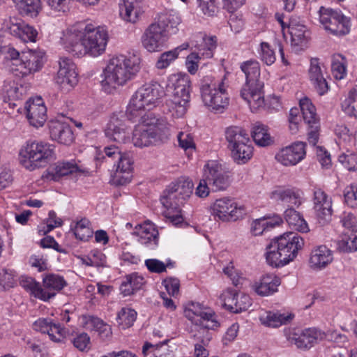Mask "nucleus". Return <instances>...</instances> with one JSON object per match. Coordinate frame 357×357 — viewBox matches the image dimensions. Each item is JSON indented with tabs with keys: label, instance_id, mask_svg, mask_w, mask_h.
<instances>
[{
	"label": "nucleus",
	"instance_id": "39448f33",
	"mask_svg": "<svg viewBox=\"0 0 357 357\" xmlns=\"http://www.w3.org/2000/svg\"><path fill=\"white\" fill-rule=\"evenodd\" d=\"M304 245L298 234L287 232L274 239L267 248L266 259L273 267L283 266L293 261Z\"/></svg>",
	"mask_w": 357,
	"mask_h": 357
},
{
	"label": "nucleus",
	"instance_id": "c9c22d12",
	"mask_svg": "<svg viewBox=\"0 0 357 357\" xmlns=\"http://www.w3.org/2000/svg\"><path fill=\"white\" fill-rule=\"evenodd\" d=\"M282 223V219L279 215L273 218L264 217L252 222L250 231L254 236H260L267 230L279 226Z\"/></svg>",
	"mask_w": 357,
	"mask_h": 357
},
{
	"label": "nucleus",
	"instance_id": "c85d7f7f",
	"mask_svg": "<svg viewBox=\"0 0 357 357\" xmlns=\"http://www.w3.org/2000/svg\"><path fill=\"white\" fill-rule=\"evenodd\" d=\"M308 74L310 80L319 95L323 96L327 93L329 87L324 77L319 59H311Z\"/></svg>",
	"mask_w": 357,
	"mask_h": 357
},
{
	"label": "nucleus",
	"instance_id": "6ab92c4d",
	"mask_svg": "<svg viewBox=\"0 0 357 357\" xmlns=\"http://www.w3.org/2000/svg\"><path fill=\"white\" fill-rule=\"evenodd\" d=\"M169 36L158 24H151L142 36V46L149 52L160 51L168 40Z\"/></svg>",
	"mask_w": 357,
	"mask_h": 357
},
{
	"label": "nucleus",
	"instance_id": "de8ad7c7",
	"mask_svg": "<svg viewBox=\"0 0 357 357\" xmlns=\"http://www.w3.org/2000/svg\"><path fill=\"white\" fill-rule=\"evenodd\" d=\"M300 109L303 114V121L307 125L319 122L316 114V109L308 98H303L300 100Z\"/></svg>",
	"mask_w": 357,
	"mask_h": 357
},
{
	"label": "nucleus",
	"instance_id": "c03bdc74",
	"mask_svg": "<svg viewBox=\"0 0 357 357\" xmlns=\"http://www.w3.org/2000/svg\"><path fill=\"white\" fill-rule=\"evenodd\" d=\"M22 287L29 291L32 295L44 301H48V298L53 294L47 293L42 289L40 284L32 278H24L20 281Z\"/></svg>",
	"mask_w": 357,
	"mask_h": 357
},
{
	"label": "nucleus",
	"instance_id": "473e14b6",
	"mask_svg": "<svg viewBox=\"0 0 357 357\" xmlns=\"http://www.w3.org/2000/svg\"><path fill=\"white\" fill-rule=\"evenodd\" d=\"M304 193L296 188L278 189L273 192V197L289 205L299 206L303 202Z\"/></svg>",
	"mask_w": 357,
	"mask_h": 357
},
{
	"label": "nucleus",
	"instance_id": "09e8293b",
	"mask_svg": "<svg viewBox=\"0 0 357 357\" xmlns=\"http://www.w3.org/2000/svg\"><path fill=\"white\" fill-rule=\"evenodd\" d=\"M22 15L36 16L40 8V0H13Z\"/></svg>",
	"mask_w": 357,
	"mask_h": 357
},
{
	"label": "nucleus",
	"instance_id": "7c9ffc66",
	"mask_svg": "<svg viewBox=\"0 0 357 357\" xmlns=\"http://www.w3.org/2000/svg\"><path fill=\"white\" fill-rule=\"evenodd\" d=\"M280 278L275 274H266L252 285L255 291L261 296L271 295L278 291Z\"/></svg>",
	"mask_w": 357,
	"mask_h": 357
},
{
	"label": "nucleus",
	"instance_id": "2eb2a0df",
	"mask_svg": "<svg viewBox=\"0 0 357 357\" xmlns=\"http://www.w3.org/2000/svg\"><path fill=\"white\" fill-rule=\"evenodd\" d=\"M211 213L215 218L223 222L235 221L245 214V208L238 205L234 199L225 197L214 202L211 206Z\"/></svg>",
	"mask_w": 357,
	"mask_h": 357
},
{
	"label": "nucleus",
	"instance_id": "13d9d810",
	"mask_svg": "<svg viewBox=\"0 0 357 357\" xmlns=\"http://www.w3.org/2000/svg\"><path fill=\"white\" fill-rule=\"evenodd\" d=\"M264 82H245L240 91L241 97L245 101L255 94L264 92Z\"/></svg>",
	"mask_w": 357,
	"mask_h": 357
},
{
	"label": "nucleus",
	"instance_id": "ea45409f",
	"mask_svg": "<svg viewBox=\"0 0 357 357\" xmlns=\"http://www.w3.org/2000/svg\"><path fill=\"white\" fill-rule=\"evenodd\" d=\"M79 167L74 161L58 162L50 170V174L55 181H58L63 176L80 172Z\"/></svg>",
	"mask_w": 357,
	"mask_h": 357
},
{
	"label": "nucleus",
	"instance_id": "a211bd4d",
	"mask_svg": "<svg viewBox=\"0 0 357 357\" xmlns=\"http://www.w3.org/2000/svg\"><path fill=\"white\" fill-rule=\"evenodd\" d=\"M204 177L213 191L225 190L229 185V176L217 160H209L204 167Z\"/></svg>",
	"mask_w": 357,
	"mask_h": 357
},
{
	"label": "nucleus",
	"instance_id": "c756f323",
	"mask_svg": "<svg viewBox=\"0 0 357 357\" xmlns=\"http://www.w3.org/2000/svg\"><path fill=\"white\" fill-rule=\"evenodd\" d=\"M144 13V4L139 0H123V5L120 6V15L128 22H137Z\"/></svg>",
	"mask_w": 357,
	"mask_h": 357
},
{
	"label": "nucleus",
	"instance_id": "7ed1b4c3",
	"mask_svg": "<svg viewBox=\"0 0 357 357\" xmlns=\"http://www.w3.org/2000/svg\"><path fill=\"white\" fill-rule=\"evenodd\" d=\"M136 121L139 123L135 126L132 133L134 146L142 148L168 139L170 125L165 119H157L153 114H144Z\"/></svg>",
	"mask_w": 357,
	"mask_h": 357
},
{
	"label": "nucleus",
	"instance_id": "412c9836",
	"mask_svg": "<svg viewBox=\"0 0 357 357\" xmlns=\"http://www.w3.org/2000/svg\"><path fill=\"white\" fill-rule=\"evenodd\" d=\"M306 155V144L296 142L281 149L275 155V160L284 166H294L302 161Z\"/></svg>",
	"mask_w": 357,
	"mask_h": 357
},
{
	"label": "nucleus",
	"instance_id": "f257e3e1",
	"mask_svg": "<svg viewBox=\"0 0 357 357\" xmlns=\"http://www.w3.org/2000/svg\"><path fill=\"white\" fill-rule=\"evenodd\" d=\"M109 40L107 29L91 23H77L63 33L61 43L63 48L78 57H93L102 54Z\"/></svg>",
	"mask_w": 357,
	"mask_h": 357
},
{
	"label": "nucleus",
	"instance_id": "5fc2aeb1",
	"mask_svg": "<svg viewBox=\"0 0 357 357\" xmlns=\"http://www.w3.org/2000/svg\"><path fill=\"white\" fill-rule=\"evenodd\" d=\"M332 73L336 79H342L347 75V60L341 54L334 55L331 65Z\"/></svg>",
	"mask_w": 357,
	"mask_h": 357
},
{
	"label": "nucleus",
	"instance_id": "f3484780",
	"mask_svg": "<svg viewBox=\"0 0 357 357\" xmlns=\"http://www.w3.org/2000/svg\"><path fill=\"white\" fill-rule=\"evenodd\" d=\"M312 192L313 209L316 215L323 223L330 221L333 214L332 198L318 185H312Z\"/></svg>",
	"mask_w": 357,
	"mask_h": 357
},
{
	"label": "nucleus",
	"instance_id": "603ef678",
	"mask_svg": "<svg viewBox=\"0 0 357 357\" xmlns=\"http://www.w3.org/2000/svg\"><path fill=\"white\" fill-rule=\"evenodd\" d=\"M62 225V220L56 216L54 211H50L48 213V218L38 226V234L41 236L46 235L54 228L61 227Z\"/></svg>",
	"mask_w": 357,
	"mask_h": 357
},
{
	"label": "nucleus",
	"instance_id": "a19ab883",
	"mask_svg": "<svg viewBox=\"0 0 357 357\" xmlns=\"http://www.w3.org/2000/svg\"><path fill=\"white\" fill-rule=\"evenodd\" d=\"M2 93L8 100L22 99L26 93V88L13 80H6L2 86Z\"/></svg>",
	"mask_w": 357,
	"mask_h": 357
},
{
	"label": "nucleus",
	"instance_id": "f704fd0d",
	"mask_svg": "<svg viewBox=\"0 0 357 357\" xmlns=\"http://www.w3.org/2000/svg\"><path fill=\"white\" fill-rule=\"evenodd\" d=\"M181 20L178 14L174 10H165L158 15V20L153 24H158L161 29H163L169 36L175 33L177 26L180 24Z\"/></svg>",
	"mask_w": 357,
	"mask_h": 357
},
{
	"label": "nucleus",
	"instance_id": "3c124183",
	"mask_svg": "<svg viewBox=\"0 0 357 357\" xmlns=\"http://www.w3.org/2000/svg\"><path fill=\"white\" fill-rule=\"evenodd\" d=\"M342 111L348 116L357 118V91L351 90L341 103Z\"/></svg>",
	"mask_w": 357,
	"mask_h": 357
},
{
	"label": "nucleus",
	"instance_id": "2f4dec72",
	"mask_svg": "<svg viewBox=\"0 0 357 357\" xmlns=\"http://www.w3.org/2000/svg\"><path fill=\"white\" fill-rule=\"evenodd\" d=\"M195 46L197 49V54L203 59H210L213 56L214 50L217 47V38L207 36L206 34L199 33L195 36Z\"/></svg>",
	"mask_w": 357,
	"mask_h": 357
},
{
	"label": "nucleus",
	"instance_id": "5701e85b",
	"mask_svg": "<svg viewBox=\"0 0 357 357\" xmlns=\"http://www.w3.org/2000/svg\"><path fill=\"white\" fill-rule=\"evenodd\" d=\"M26 117L34 127L43 126L47 119V109L40 97L29 99L26 103Z\"/></svg>",
	"mask_w": 357,
	"mask_h": 357
},
{
	"label": "nucleus",
	"instance_id": "9d476101",
	"mask_svg": "<svg viewBox=\"0 0 357 357\" xmlns=\"http://www.w3.org/2000/svg\"><path fill=\"white\" fill-rule=\"evenodd\" d=\"M184 314L188 319L199 327L195 336L204 344L208 343L212 338L209 330H215L220 326L215 312L199 303L192 302L186 306Z\"/></svg>",
	"mask_w": 357,
	"mask_h": 357
},
{
	"label": "nucleus",
	"instance_id": "423d86ee",
	"mask_svg": "<svg viewBox=\"0 0 357 357\" xmlns=\"http://www.w3.org/2000/svg\"><path fill=\"white\" fill-rule=\"evenodd\" d=\"M45 54L40 50H29L20 52L8 47L6 53V65L9 71L18 77H25L39 72L43 68Z\"/></svg>",
	"mask_w": 357,
	"mask_h": 357
},
{
	"label": "nucleus",
	"instance_id": "bb28decb",
	"mask_svg": "<svg viewBox=\"0 0 357 357\" xmlns=\"http://www.w3.org/2000/svg\"><path fill=\"white\" fill-rule=\"evenodd\" d=\"M333 260V251L326 245H321L311 250L309 264L314 270H321L328 266Z\"/></svg>",
	"mask_w": 357,
	"mask_h": 357
},
{
	"label": "nucleus",
	"instance_id": "e2e57ef3",
	"mask_svg": "<svg viewBox=\"0 0 357 357\" xmlns=\"http://www.w3.org/2000/svg\"><path fill=\"white\" fill-rule=\"evenodd\" d=\"M235 304L236 310H234V313H239L248 310L252 305L250 297L243 293H236Z\"/></svg>",
	"mask_w": 357,
	"mask_h": 357
},
{
	"label": "nucleus",
	"instance_id": "4468645a",
	"mask_svg": "<svg viewBox=\"0 0 357 357\" xmlns=\"http://www.w3.org/2000/svg\"><path fill=\"white\" fill-rule=\"evenodd\" d=\"M107 157L117 159L116 171L112 182L116 185H124L130 183L133 169V161L129 153H122L117 146H107L104 149Z\"/></svg>",
	"mask_w": 357,
	"mask_h": 357
},
{
	"label": "nucleus",
	"instance_id": "a878e982",
	"mask_svg": "<svg viewBox=\"0 0 357 357\" xmlns=\"http://www.w3.org/2000/svg\"><path fill=\"white\" fill-rule=\"evenodd\" d=\"M10 33L24 43L36 42L38 31L20 19L10 17L8 25Z\"/></svg>",
	"mask_w": 357,
	"mask_h": 357
},
{
	"label": "nucleus",
	"instance_id": "f03ea898",
	"mask_svg": "<svg viewBox=\"0 0 357 357\" xmlns=\"http://www.w3.org/2000/svg\"><path fill=\"white\" fill-rule=\"evenodd\" d=\"M141 69V59L135 55L116 54L107 62L101 75L103 90L112 93L132 80Z\"/></svg>",
	"mask_w": 357,
	"mask_h": 357
},
{
	"label": "nucleus",
	"instance_id": "052dcab7",
	"mask_svg": "<svg viewBox=\"0 0 357 357\" xmlns=\"http://www.w3.org/2000/svg\"><path fill=\"white\" fill-rule=\"evenodd\" d=\"M148 270L151 273H161L166 271L167 267H173L174 263L169 260L166 264L156 259H149L145 261Z\"/></svg>",
	"mask_w": 357,
	"mask_h": 357
},
{
	"label": "nucleus",
	"instance_id": "1a4fd4ad",
	"mask_svg": "<svg viewBox=\"0 0 357 357\" xmlns=\"http://www.w3.org/2000/svg\"><path fill=\"white\" fill-rule=\"evenodd\" d=\"M54 155V146L42 141H28L19 151V162L26 169L33 171L46 166Z\"/></svg>",
	"mask_w": 357,
	"mask_h": 357
},
{
	"label": "nucleus",
	"instance_id": "338daca9",
	"mask_svg": "<svg viewBox=\"0 0 357 357\" xmlns=\"http://www.w3.org/2000/svg\"><path fill=\"white\" fill-rule=\"evenodd\" d=\"M162 283L169 296L176 297L179 294L180 281L178 278H168Z\"/></svg>",
	"mask_w": 357,
	"mask_h": 357
},
{
	"label": "nucleus",
	"instance_id": "79ce46f5",
	"mask_svg": "<svg viewBox=\"0 0 357 357\" xmlns=\"http://www.w3.org/2000/svg\"><path fill=\"white\" fill-rule=\"evenodd\" d=\"M189 47L188 43H184L172 50L163 52L159 56L155 67L160 70L167 68L178 57L181 51L187 50Z\"/></svg>",
	"mask_w": 357,
	"mask_h": 357
},
{
	"label": "nucleus",
	"instance_id": "0eeeda50",
	"mask_svg": "<svg viewBox=\"0 0 357 357\" xmlns=\"http://www.w3.org/2000/svg\"><path fill=\"white\" fill-rule=\"evenodd\" d=\"M163 95V88L159 83L144 84L132 95L127 108V117L136 121L142 114H152L150 110L156 107Z\"/></svg>",
	"mask_w": 357,
	"mask_h": 357
},
{
	"label": "nucleus",
	"instance_id": "864d4df0",
	"mask_svg": "<svg viewBox=\"0 0 357 357\" xmlns=\"http://www.w3.org/2000/svg\"><path fill=\"white\" fill-rule=\"evenodd\" d=\"M259 59L266 65L271 66L276 60L275 52L267 42H261L257 50Z\"/></svg>",
	"mask_w": 357,
	"mask_h": 357
},
{
	"label": "nucleus",
	"instance_id": "680f3d73",
	"mask_svg": "<svg viewBox=\"0 0 357 357\" xmlns=\"http://www.w3.org/2000/svg\"><path fill=\"white\" fill-rule=\"evenodd\" d=\"M245 101L248 104L252 112L261 111L266 107L264 92L255 94V96H253L252 98H250Z\"/></svg>",
	"mask_w": 357,
	"mask_h": 357
},
{
	"label": "nucleus",
	"instance_id": "4d7b16f0",
	"mask_svg": "<svg viewBox=\"0 0 357 357\" xmlns=\"http://www.w3.org/2000/svg\"><path fill=\"white\" fill-rule=\"evenodd\" d=\"M74 234L77 238L81 241H88L92 237L93 231L90 227V222L86 218H83L76 223Z\"/></svg>",
	"mask_w": 357,
	"mask_h": 357
},
{
	"label": "nucleus",
	"instance_id": "6e6552de",
	"mask_svg": "<svg viewBox=\"0 0 357 357\" xmlns=\"http://www.w3.org/2000/svg\"><path fill=\"white\" fill-rule=\"evenodd\" d=\"M167 86L168 90H172L171 98L166 101L169 112L174 117H183L188 110L190 98L189 76L182 73L171 75Z\"/></svg>",
	"mask_w": 357,
	"mask_h": 357
},
{
	"label": "nucleus",
	"instance_id": "774afa93",
	"mask_svg": "<svg viewBox=\"0 0 357 357\" xmlns=\"http://www.w3.org/2000/svg\"><path fill=\"white\" fill-rule=\"evenodd\" d=\"M202 59L203 57L202 56V55L200 56L197 52H192L187 56L185 65L188 71L190 74L195 75L197 73L199 67V63L200 60Z\"/></svg>",
	"mask_w": 357,
	"mask_h": 357
},
{
	"label": "nucleus",
	"instance_id": "20e7f679",
	"mask_svg": "<svg viewBox=\"0 0 357 357\" xmlns=\"http://www.w3.org/2000/svg\"><path fill=\"white\" fill-rule=\"evenodd\" d=\"M193 187L191 179L180 177L168 186L166 195L162 197L161 203L165 208L162 214L174 225H178L183 220L180 207L192 195Z\"/></svg>",
	"mask_w": 357,
	"mask_h": 357
},
{
	"label": "nucleus",
	"instance_id": "393cba45",
	"mask_svg": "<svg viewBox=\"0 0 357 357\" xmlns=\"http://www.w3.org/2000/svg\"><path fill=\"white\" fill-rule=\"evenodd\" d=\"M50 137L57 142L70 145L74 141L75 137L70 125L59 120H52L48 123Z\"/></svg>",
	"mask_w": 357,
	"mask_h": 357
},
{
	"label": "nucleus",
	"instance_id": "e433bc0d",
	"mask_svg": "<svg viewBox=\"0 0 357 357\" xmlns=\"http://www.w3.org/2000/svg\"><path fill=\"white\" fill-rule=\"evenodd\" d=\"M67 284L63 276L57 274L50 273L45 275L43 278L42 289L47 293L53 294L48 298V301L54 297L56 293L61 291Z\"/></svg>",
	"mask_w": 357,
	"mask_h": 357
},
{
	"label": "nucleus",
	"instance_id": "b1692460",
	"mask_svg": "<svg viewBox=\"0 0 357 357\" xmlns=\"http://www.w3.org/2000/svg\"><path fill=\"white\" fill-rule=\"evenodd\" d=\"M33 326L34 330L47 334L54 342H63L66 337V330L59 324H54L50 319H38L33 323Z\"/></svg>",
	"mask_w": 357,
	"mask_h": 357
},
{
	"label": "nucleus",
	"instance_id": "58836bf2",
	"mask_svg": "<svg viewBox=\"0 0 357 357\" xmlns=\"http://www.w3.org/2000/svg\"><path fill=\"white\" fill-rule=\"evenodd\" d=\"M84 320V326L87 330L98 331L102 338L112 336V332L110 326L105 324L100 319L93 316H85Z\"/></svg>",
	"mask_w": 357,
	"mask_h": 357
},
{
	"label": "nucleus",
	"instance_id": "6e6d98bb",
	"mask_svg": "<svg viewBox=\"0 0 357 357\" xmlns=\"http://www.w3.org/2000/svg\"><path fill=\"white\" fill-rule=\"evenodd\" d=\"M252 137L255 143L259 146H267L271 142V137L267 128L261 124H256L253 127Z\"/></svg>",
	"mask_w": 357,
	"mask_h": 357
},
{
	"label": "nucleus",
	"instance_id": "4be33fe9",
	"mask_svg": "<svg viewBox=\"0 0 357 357\" xmlns=\"http://www.w3.org/2000/svg\"><path fill=\"white\" fill-rule=\"evenodd\" d=\"M126 116L123 113L114 114L105 129V136L110 140L117 143H124L129 132L126 125Z\"/></svg>",
	"mask_w": 357,
	"mask_h": 357
},
{
	"label": "nucleus",
	"instance_id": "a18cd8bd",
	"mask_svg": "<svg viewBox=\"0 0 357 357\" xmlns=\"http://www.w3.org/2000/svg\"><path fill=\"white\" fill-rule=\"evenodd\" d=\"M241 69L245 75L246 82H262L259 79L260 66L256 60L251 59L242 63Z\"/></svg>",
	"mask_w": 357,
	"mask_h": 357
},
{
	"label": "nucleus",
	"instance_id": "49530a36",
	"mask_svg": "<svg viewBox=\"0 0 357 357\" xmlns=\"http://www.w3.org/2000/svg\"><path fill=\"white\" fill-rule=\"evenodd\" d=\"M137 316V313L134 309L123 307L117 312L116 321L119 328L127 329L133 325Z\"/></svg>",
	"mask_w": 357,
	"mask_h": 357
},
{
	"label": "nucleus",
	"instance_id": "8fccbe9b",
	"mask_svg": "<svg viewBox=\"0 0 357 357\" xmlns=\"http://www.w3.org/2000/svg\"><path fill=\"white\" fill-rule=\"evenodd\" d=\"M287 30L291 35V42L296 45H301L306 40V27L303 24L291 21L287 26Z\"/></svg>",
	"mask_w": 357,
	"mask_h": 357
},
{
	"label": "nucleus",
	"instance_id": "37998d69",
	"mask_svg": "<svg viewBox=\"0 0 357 357\" xmlns=\"http://www.w3.org/2000/svg\"><path fill=\"white\" fill-rule=\"evenodd\" d=\"M144 278L135 274L128 275L121 284L120 290L124 296H130L139 290L144 285Z\"/></svg>",
	"mask_w": 357,
	"mask_h": 357
},
{
	"label": "nucleus",
	"instance_id": "72a5a7b5",
	"mask_svg": "<svg viewBox=\"0 0 357 357\" xmlns=\"http://www.w3.org/2000/svg\"><path fill=\"white\" fill-rule=\"evenodd\" d=\"M293 317L291 314L280 313L278 311H264L259 315V321L266 327L278 328L290 322Z\"/></svg>",
	"mask_w": 357,
	"mask_h": 357
},
{
	"label": "nucleus",
	"instance_id": "9b49d317",
	"mask_svg": "<svg viewBox=\"0 0 357 357\" xmlns=\"http://www.w3.org/2000/svg\"><path fill=\"white\" fill-rule=\"evenodd\" d=\"M225 80V76L220 79L206 76L202 79V99L204 105L213 110L222 111L229 105L228 84Z\"/></svg>",
	"mask_w": 357,
	"mask_h": 357
},
{
	"label": "nucleus",
	"instance_id": "aec40b11",
	"mask_svg": "<svg viewBox=\"0 0 357 357\" xmlns=\"http://www.w3.org/2000/svg\"><path fill=\"white\" fill-rule=\"evenodd\" d=\"M288 341L295 344L298 349L307 350L312 347L319 340L325 337V333L316 328H308L300 333L290 332L287 335Z\"/></svg>",
	"mask_w": 357,
	"mask_h": 357
},
{
	"label": "nucleus",
	"instance_id": "69168bd1",
	"mask_svg": "<svg viewBox=\"0 0 357 357\" xmlns=\"http://www.w3.org/2000/svg\"><path fill=\"white\" fill-rule=\"evenodd\" d=\"M346 203L352 208L357 207V183L347 186L344 190Z\"/></svg>",
	"mask_w": 357,
	"mask_h": 357
},
{
	"label": "nucleus",
	"instance_id": "ddd939ff",
	"mask_svg": "<svg viewBox=\"0 0 357 357\" xmlns=\"http://www.w3.org/2000/svg\"><path fill=\"white\" fill-rule=\"evenodd\" d=\"M319 22L324 29L334 36H345L351 29L349 17L340 10L321 6L319 10Z\"/></svg>",
	"mask_w": 357,
	"mask_h": 357
},
{
	"label": "nucleus",
	"instance_id": "f8f14e48",
	"mask_svg": "<svg viewBox=\"0 0 357 357\" xmlns=\"http://www.w3.org/2000/svg\"><path fill=\"white\" fill-rule=\"evenodd\" d=\"M225 139L233 160L238 164L246 163L252 156L253 147L248 133L241 127L226 128Z\"/></svg>",
	"mask_w": 357,
	"mask_h": 357
},
{
	"label": "nucleus",
	"instance_id": "bf43d9fd",
	"mask_svg": "<svg viewBox=\"0 0 357 357\" xmlns=\"http://www.w3.org/2000/svg\"><path fill=\"white\" fill-rule=\"evenodd\" d=\"M338 160L349 171L357 169V153L354 151L347 150L339 155Z\"/></svg>",
	"mask_w": 357,
	"mask_h": 357
},
{
	"label": "nucleus",
	"instance_id": "dca6fc26",
	"mask_svg": "<svg viewBox=\"0 0 357 357\" xmlns=\"http://www.w3.org/2000/svg\"><path fill=\"white\" fill-rule=\"evenodd\" d=\"M59 70L55 77L56 84L63 93L71 91L77 84L76 65L72 59L63 57L59 61Z\"/></svg>",
	"mask_w": 357,
	"mask_h": 357
},
{
	"label": "nucleus",
	"instance_id": "cd10ccee",
	"mask_svg": "<svg viewBox=\"0 0 357 357\" xmlns=\"http://www.w3.org/2000/svg\"><path fill=\"white\" fill-rule=\"evenodd\" d=\"M134 234L137 236L141 244L147 246H155L158 244V231L150 221H146L136 227Z\"/></svg>",
	"mask_w": 357,
	"mask_h": 357
},
{
	"label": "nucleus",
	"instance_id": "0e129e2a",
	"mask_svg": "<svg viewBox=\"0 0 357 357\" xmlns=\"http://www.w3.org/2000/svg\"><path fill=\"white\" fill-rule=\"evenodd\" d=\"M342 225L350 232L357 230V219L351 212L344 211L340 217Z\"/></svg>",
	"mask_w": 357,
	"mask_h": 357
},
{
	"label": "nucleus",
	"instance_id": "4c0bfd02",
	"mask_svg": "<svg viewBox=\"0 0 357 357\" xmlns=\"http://www.w3.org/2000/svg\"><path fill=\"white\" fill-rule=\"evenodd\" d=\"M284 219L289 227L299 232L309 231V227L303 217L293 208H287L284 211Z\"/></svg>",
	"mask_w": 357,
	"mask_h": 357
}]
</instances>
